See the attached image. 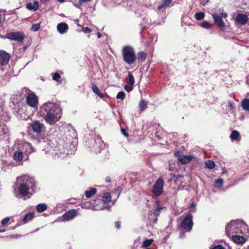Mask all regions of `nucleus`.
I'll list each match as a JSON object with an SVG mask.
<instances>
[{"mask_svg": "<svg viewBox=\"0 0 249 249\" xmlns=\"http://www.w3.org/2000/svg\"><path fill=\"white\" fill-rule=\"evenodd\" d=\"M147 54L143 51H141L137 53L136 55L138 63H142L145 61Z\"/></svg>", "mask_w": 249, "mask_h": 249, "instance_id": "16", "label": "nucleus"}, {"mask_svg": "<svg viewBox=\"0 0 249 249\" xmlns=\"http://www.w3.org/2000/svg\"><path fill=\"white\" fill-rule=\"evenodd\" d=\"M165 208L164 207H157V208L154 211L153 214L156 217H158L160 215L161 210Z\"/></svg>", "mask_w": 249, "mask_h": 249, "instance_id": "32", "label": "nucleus"}, {"mask_svg": "<svg viewBox=\"0 0 249 249\" xmlns=\"http://www.w3.org/2000/svg\"><path fill=\"white\" fill-rule=\"evenodd\" d=\"M47 209V205L45 203H39L36 207V211L38 213H42Z\"/></svg>", "mask_w": 249, "mask_h": 249, "instance_id": "26", "label": "nucleus"}, {"mask_svg": "<svg viewBox=\"0 0 249 249\" xmlns=\"http://www.w3.org/2000/svg\"><path fill=\"white\" fill-rule=\"evenodd\" d=\"M222 106L223 107V108H224L225 107H227V105L225 106L224 104H222Z\"/></svg>", "mask_w": 249, "mask_h": 249, "instance_id": "58", "label": "nucleus"}, {"mask_svg": "<svg viewBox=\"0 0 249 249\" xmlns=\"http://www.w3.org/2000/svg\"><path fill=\"white\" fill-rule=\"evenodd\" d=\"M105 181L106 182H110L111 181V178L110 177H107L105 178Z\"/></svg>", "mask_w": 249, "mask_h": 249, "instance_id": "49", "label": "nucleus"}, {"mask_svg": "<svg viewBox=\"0 0 249 249\" xmlns=\"http://www.w3.org/2000/svg\"><path fill=\"white\" fill-rule=\"evenodd\" d=\"M40 115L50 124H53L61 117L62 110L53 103L48 102L40 107Z\"/></svg>", "mask_w": 249, "mask_h": 249, "instance_id": "1", "label": "nucleus"}, {"mask_svg": "<svg viewBox=\"0 0 249 249\" xmlns=\"http://www.w3.org/2000/svg\"><path fill=\"white\" fill-rule=\"evenodd\" d=\"M227 17V14L226 13H222L221 14V16L220 17V18H226Z\"/></svg>", "mask_w": 249, "mask_h": 249, "instance_id": "50", "label": "nucleus"}, {"mask_svg": "<svg viewBox=\"0 0 249 249\" xmlns=\"http://www.w3.org/2000/svg\"><path fill=\"white\" fill-rule=\"evenodd\" d=\"M205 165L209 169L213 168L215 166L214 162L211 160H208L205 162Z\"/></svg>", "mask_w": 249, "mask_h": 249, "instance_id": "33", "label": "nucleus"}, {"mask_svg": "<svg viewBox=\"0 0 249 249\" xmlns=\"http://www.w3.org/2000/svg\"><path fill=\"white\" fill-rule=\"evenodd\" d=\"M153 240L152 239H146L142 243V247L146 248L149 247L152 243Z\"/></svg>", "mask_w": 249, "mask_h": 249, "instance_id": "34", "label": "nucleus"}, {"mask_svg": "<svg viewBox=\"0 0 249 249\" xmlns=\"http://www.w3.org/2000/svg\"><path fill=\"white\" fill-rule=\"evenodd\" d=\"M60 78H61V76L58 73V72H56L53 74V80L58 82V83H59V84L61 83Z\"/></svg>", "mask_w": 249, "mask_h": 249, "instance_id": "31", "label": "nucleus"}, {"mask_svg": "<svg viewBox=\"0 0 249 249\" xmlns=\"http://www.w3.org/2000/svg\"><path fill=\"white\" fill-rule=\"evenodd\" d=\"M148 102L142 99L140 102L139 107L140 108V110L142 112L146 109L147 107Z\"/></svg>", "mask_w": 249, "mask_h": 249, "instance_id": "25", "label": "nucleus"}, {"mask_svg": "<svg viewBox=\"0 0 249 249\" xmlns=\"http://www.w3.org/2000/svg\"><path fill=\"white\" fill-rule=\"evenodd\" d=\"M125 97V93L123 91H119L117 96H116V98L117 99H121V100H124V99Z\"/></svg>", "mask_w": 249, "mask_h": 249, "instance_id": "35", "label": "nucleus"}, {"mask_svg": "<svg viewBox=\"0 0 249 249\" xmlns=\"http://www.w3.org/2000/svg\"><path fill=\"white\" fill-rule=\"evenodd\" d=\"M248 19L247 16L243 14H238L235 19L236 21L241 25H245L248 21Z\"/></svg>", "mask_w": 249, "mask_h": 249, "instance_id": "14", "label": "nucleus"}, {"mask_svg": "<svg viewBox=\"0 0 249 249\" xmlns=\"http://www.w3.org/2000/svg\"><path fill=\"white\" fill-rule=\"evenodd\" d=\"M229 237H231L232 240L236 243H243L245 241V239L243 236L238 235L237 234H235Z\"/></svg>", "mask_w": 249, "mask_h": 249, "instance_id": "17", "label": "nucleus"}, {"mask_svg": "<svg viewBox=\"0 0 249 249\" xmlns=\"http://www.w3.org/2000/svg\"><path fill=\"white\" fill-rule=\"evenodd\" d=\"M172 0H162V3L159 5L157 9L158 10H161L163 8H165L169 7L171 4Z\"/></svg>", "mask_w": 249, "mask_h": 249, "instance_id": "21", "label": "nucleus"}, {"mask_svg": "<svg viewBox=\"0 0 249 249\" xmlns=\"http://www.w3.org/2000/svg\"><path fill=\"white\" fill-rule=\"evenodd\" d=\"M230 138L232 141H239L240 140V133L237 130H233L230 135Z\"/></svg>", "mask_w": 249, "mask_h": 249, "instance_id": "22", "label": "nucleus"}, {"mask_svg": "<svg viewBox=\"0 0 249 249\" xmlns=\"http://www.w3.org/2000/svg\"><path fill=\"white\" fill-rule=\"evenodd\" d=\"M91 89L93 92L97 95L100 98H103L104 97L103 93L101 92L99 88L94 83H91Z\"/></svg>", "mask_w": 249, "mask_h": 249, "instance_id": "20", "label": "nucleus"}, {"mask_svg": "<svg viewBox=\"0 0 249 249\" xmlns=\"http://www.w3.org/2000/svg\"><path fill=\"white\" fill-rule=\"evenodd\" d=\"M193 215L191 213L187 214L180 224V228L186 231H190L193 226Z\"/></svg>", "mask_w": 249, "mask_h": 249, "instance_id": "5", "label": "nucleus"}, {"mask_svg": "<svg viewBox=\"0 0 249 249\" xmlns=\"http://www.w3.org/2000/svg\"><path fill=\"white\" fill-rule=\"evenodd\" d=\"M204 17L205 14L202 12H197L195 15V18L196 20H201L203 19Z\"/></svg>", "mask_w": 249, "mask_h": 249, "instance_id": "30", "label": "nucleus"}, {"mask_svg": "<svg viewBox=\"0 0 249 249\" xmlns=\"http://www.w3.org/2000/svg\"><path fill=\"white\" fill-rule=\"evenodd\" d=\"M212 16L215 23L218 24V14H213L212 15Z\"/></svg>", "mask_w": 249, "mask_h": 249, "instance_id": "43", "label": "nucleus"}, {"mask_svg": "<svg viewBox=\"0 0 249 249\" xmlns=\"http://www.w3.org/2000/svg\"><path fill=\"white\" fill-rule=\"evenodd\" d=\"M78 215L77 211L75 209L69 210L62 215L63 221H69L73 219Z\"/></svg>", "mask_w": 249, "mask_h": 249, "instance_id": "12", "label": "nucleus"}, {"mask_svg": "<svg viewBox=\"0 0 249 249\" xmlns=\"http://www.w3.org/2000/svg\"><path fill=\"white\" fill-rule=\"evenodd\" d=\"M228 107L230 108V109L232 110L234 108V106L231 102H229L228 103Z\"/></svg>", "mask_w": 249, "mask_h": 249, "instance_id": "45", "label": "nucleus"}, {"mask_svg": "<svg viewBox=\"0 0 249 249\" xmlns=\"http://www.w3.org/2000/svg\"><path fill=\"white\" fill-rule=\"evenodd\" d=\"M10 58V55L9 53L3 50H0V66H3L6 65Z\"/></svg>", "mask_w": 249, "mask_h": 249, "instance_id": "11", "label": "nucleus"}, {"mask_svg": "<svg viewBox=\"0 0 249 249\" xmlns=\"http://www.w3.org/2000/svg\"><path fill=\"white\" fill-rule=\"evenodd\" d=\"M126 82L130 84L131 86H133L135 83V79L134 77L131 73V72H128V76L126 78Z\"/></svg>", "mask_w": 249, "mask_h": 249, "instance_id": "27", "label": "nucleus"}, {"mask_svg": "<svg viewBox=\"0 0 249 249\" xmlns=\"http://www.w3.org/2000/svg\"><path fill=\"white\" fill-rule=\"evenodd\" d=\"M59 2L62 3L65 1V0H57Z\"/></svg>", "mask_w": 249, "mask_h": 249, "instance_id": "57", "label": "nucleus"}, {"mask_svg": "<svg viewBox=\"0 0 249 249\" xmlns=\"http://www.w3.org/2000/svg\"><path fill=\"white\" fill-rule=\"evenodd\" d=\"M39 8L38 2L36 1H34V3L29 2L26 5V8L29 10H33L34 11H36Z\"/></svg>", "mask_w": 249, "mask_h": 249, "instance_id": "18", "label": "nucleus"}, {"mask_svg": "<svg viewBox=\"0 0 249 249\" xmlns=\"http://www.w3.org/2000/svg\"><path fill=\"white\" fill-rule=\"evenodd\" d=\"M82 31L84 33H91L92 31V30L90 29L87 27H83Z\"/></svg>", "mask_w": 249, "mask_h": 249, "instance_id": "41", "label": "nucleus"}, {"mask_svg": "<svg viewBox=\"0 0 249 249\" xmlns=\"http://www.w3.org/2000/svg\"><path fill=\"white\" fill-rule=\"evenodd\" d=\"M175 155L178 158V160L182 164H186L193 160V156L191 155H182V153L177 151L175 153Z\"/></svg>", "mask_w": 249, "mask_h": 249, "instance_id": "10", "label": "nucleus"}, {"mask_svg": "<svg viewBox=\"0 0 249 249\" xmlns=\"http://www.w3.org/2000/svg\"><path fill=\"white\" fill-rule=\"evenodd\" d=\"M97 192V189L95 188H90V190H86L85 195L87 198H89L94 196Z\"/></svg>", "mask_w": 249, "mask_h": 249, "instance_id": "24", "label": "nucleus"}, {"mask_svg": "<svg viewBox=\"0 0 249 249\" xmlns=\"http://www.w3.org/2000/svg\"><path fill=\"white\" fill-rule=\"evenodd\" d=\"M242 106L243 109L249 110V99H245L242 102Z\"/></svg>", "mask_w": 249, "mask_h": 249, "instance_id": "28", "label": "nucleus"}, {"mask_svg": "<svg viewBox=\"0 0 249 249\" xmlns=\"http://www.w3.org/2000/svg\"><path fill=\"white\" fill-rule=\"evenodd\" d=\"M4 231V230H0V232H3Z\"/></svg>", "mask_w": 249, "mask_h": 249, "instance_id": "59", "label": "nucleus"}, {"mask_svg": "<svg viewBox=\"0 0 249 249\" xmlns=\"http://www.w3.org/2000/svg\"><path fill=\"white\" fill-rule=\"evenodd\" d=\"M6 38L16 41L21 42L25 38V36L23 32H10L5 35Z\"/></svg>", "mask_w": 249, "mask_h": 249, "instance_id": "7", "label": "nucleus"}, {"mask_svg": "<svg viewBox=\"0 0 249 249\" xmlns=\"http://www.w3.org/2000/svg\"><path fill=\"white\" fill-rule=\"evenodd\" d=\"M212 249H218V245L214 246Z\"/></svg>", "mask_w": 249, "mask_h": 249, "instance_id": "56", "label": "nucleus"}, {"mask_svg": "<svg viewBox=\"0 0 249 249\" xmlns=\"http://www.w3.org/2000/svg\"><path fill=\"white\" fill-rule=\"evenodd\" d=\"M122 54L124 61L127 64H133L137 60L134 49L130 46H124L122 50Z\"/></svg>", "mask_w": 249, "mask_h": 249, "instance_id": "3", "label": "nucleus"}, {"mask_svg": "<svg viewBox=\"0 0 249 249\" xmlns=\"http://www.w3.org/2000/svg\"><path fill=\"white\" fill-rule=\"evenodd\" d=\"M92 0H79V3L82 4L85 2H88L92 1Z\"/></svg>", "mask_w": 249, "mask_h": 249, "instance_id": "46", "label": "nucleus"}, {"mask_svg": "<svg viewBox=\"0 0 249 249\" xmlns=\"http://www.w3.org/2000/svg\"><path fill=\"white\" fill-rule=\"evenodd\" d=\"M115 226L118 229H120L121 227V223L119 221H116L115 222Z\"/></svg>", "mask_w": 249, "mask_h": 249, "instance_id": "47", "label": "nucleus"}, {"mask_svg": "<svg viewBox=\"0 0 249 249\" xmlns=\"http://www.w3.org/2000/svg\"><path fill=\"white\" fill-rule=\"evenodd\" d=\"M219 249H231L228 246H227L226 247H223L222 245H219Z\"/></svg>", "mask_w": 249, "mask_h": 249, "instance_id": "48", "label": "nucleus"}, {"mask_svg": "<svg viewBox=\"0 0 249 249\" xmlns=\"http://www.w3.org/2000/svg\"><path fill=\"white\" fill-rule=\"evenodd\" d=\"M248 82H249V78H248Z\"/></svg>", "mask_w": 249, "mask_h": 249, "instance_id": "60", "label": "nucleus"}, {"mask_svg": "<svg viewBox=\"0 0 249 249\" xmlns=\"http://www.w3.org/2000/svg\"><path fill=\"white\" fill-rule=\"evenodd\" d=\"M196 204L195 203L194 201L193 200L189 206L190 211L192 212H195L196 211Z\"/></svg>", "mask_w": 249, "mask_h": 249, "instance_id": "38", "label": "nucleus"}, {"mask_svg": "<svg viewBox=\"0 0 249 249\" xmlns=\"http://www.w3.org/2000/svg\"><path fill=\"white\" fill-rule=\"evenodd\" d=\"M214 186L215 187H217L218 186V179H216L214 181Z\"/></svg>", "mask_w": 249, "mask_h": 249, "instance_id": "51", "label": "nucleus"}, {"mask_svg": "<svg viewBox=\"0 0 249 249\" xmlns=\"http://www.w3.org/2000/svg\"><path fill=\"white\" fill-rule=\"evenodd\" d=\"M57 29L59 33L63 34L67 32L69 27L66 23L61 22L57 24Z\"/></svg>", "mask_w": 249, "mask_h": 249, "instance_id": "15", "label": "nucleus"}, {"mask_svg": "<svg viewBox=\"0 0 249 249\" xmlns=\"http://www.w3.org/2000/svg\"><path fill=\"white\" fill-rule=\"evenodd\" d=\"M44 128L43 124L40 123L38 121H34L31 124L29 129L31 131L36 133V134H40L42 129Z\"/></svg>", "mask_w": 249, "mask_h": 249, "instance_id": "8", "label": "nucleus"}, {"mask_svg": "<svg viewBox=\"0 0 249 249\" xmlns=\"http://www.w3.org/2000/svg\"><path fill=\"white\" fill-rule=\"evenodd\" d=\"M97 37L98 38H100L101 37V36H102V35H101V34L100 33L98 32L97 34Z\"/></svg>", "mask_w": 249, "mask_h": 249, "instance_id": "55", "label": "nucleus"}, {"mask_svg": "<svg viewBox=\"0 0 249 249\" xmlns=\"http://www.w3.org/2000/svg\"><path fill=\"white\" fill-rule=\"evenodd\" d=\"M13 158L17 162L21 161L23 159L22 152L21 150H18L16 151L13 154Z\"/></svg>", "mask_w": 249, "mask_h": 249, "instance_id": "19", "label": "nucleus"}, {"mask_svg": "<svg viewBox=\"0 0 249 249\" xmlns=\"http://www.w3.org/2000/svg\"><path fill=\"white\" fill-rule=\"evenodd\" d=\"M26 103L30 107H37L38 104L37 96L34 93L29 94L26 97Z\"/></svg>", "mask_w": 249, "mask_h": 249, "instance_id": "9", "label": "nucleus"}, {"mask_svg": "<svg viewBox=\"0 0 249 249\" xmlns=\"http://www.w3.org/2000/svg\"><path fill=\"white\" fill-rule=\"evenodd\" d=\"M35 186V181L32 178H29L25 182L20 183L18 187V192L21 196H25L29 193L30 189Z\"/></svg>", "mask_w": 249, "mask_h": 249, "instance_id": "4", "label": "nucleus"}, {"mask_svg": "<svg viewBox=\"0 0 249 249\" xmlns=\"http://www.w3.org/2000/svg\"><path fill=\"white\" fill-rule=\"evenodd\" d=\"M40 23L33 24L31 26V30L35 32L38 31L40 27Z\"/></svg>", "mask_w": 249, "mask_h": 249, "instance_id": "37", "label": "nucleus"}, {"mask_svg": "<svg viewBox=\"0 0 249 249\" xmlns=\"http://www.w3.org/2000/svg\"><path fill=\"white\" fill-rule=\"evenodd\" d=\"M221 177H223L222 178H219V189L221 187V186L223 184L224 182V180L225 178V177H227V172L226 171H223L221 174Z\"/></svg>", "mask_w": 249, "mask_h": 249, "instance_id": "29", "label": "nucleus"}, {"mask_svg": "<svg viewBox=\"0 0 249 249\" xmlns=\"http://www.w3.org/2000/svg\"><path fill=\"white\" fill-rule=\"evenodd\" d=\"M124 88L126 91L127 92H130L133 89V87L132 86H130L127 85H125L124 86Z\"/></svg>", "mask_w": 249, "mask_h": 249, "instance_id": "42", "label": "nucleus"}, {"mask_svg": "<svg viewBox=\"0 0 249 249\" xmlns=\"http://www.w3.org/2000/svg\"><path fill=\"white\" fill-rule=\"evenodd\" d=\"M121 132L126 137H128L129 136L128 133L126 132V130L124 128H121Z\"/></svg>", "mask_w": 249, "mask_h": 249, "instance_id": "44", "label": "nucleus"}, {"mask_svg": "<svg viewBox=\"0 0 249 249\" xmlns=\"http://www.w3.org/2000/svg\"><path fill=\"white\" fill-rule=\"evenodd\" d=\"M49 1V0H40V2L42 3H45Z\"/></svg>", "mask_w": 249, "mask_h": 249, "instance_id": "53", "label": "nucleus"}, {"mask_svg": "<svg viewBox=\"0 0 249 249\" xmlns=\"http://www.w3.org/2000/svg\"><path fill=\"white\" fill-rule=\"evenodd\" d=\"M247 225L239 220H232L226 227V233L228 236L242 233L247 229Z\"/></svg>", "mask_w": 249, "mask_h": 249, "instance_id": "2", "label": "nucleus"}, {"mask_svg": "<svg viewBox=\"0 0 249 249\" xmlns=\"http://www.w3.org/2000/svg\"><path fill=\"white\" fill-rule=\"evenodd\" d=\"M164 181L161 178H159L153 186L151 192L157 196H160L163 192Z\"/></svg>", "mask_w": 249, "mask_h": 249, "instance_id": "6", "label": "nucleus"}, {"mask_svg": "<svg viewBox=\"0 0 249 249\" xmlns=\"http://www.w3.org/2000/svg\"><path fill=\"white\" fill-rule=\"evenodd\" d=\"M200 26L205 29H208L211 28V24L208 21H203L200 24Z\"/></svg>", "mask_w": 249, "mask_h": 249, "instance_id": "36", "label": "nucleus"}, {"mask_svg": "<svg viewBox=\"0 0 249 249\" xmlns=\"http://www.w3.org/2000/svg\"><path fill=\"white\" fill-rule=\"evenodd\" d=\"M153 223L155 224L157 223V221H158V218L157 217H156L154 219H153Z\"/></svg>", "mask_w": 249, "mask_h": 249, "instance_id": "54", "label": "nucleus"}, {"mask_svg": "<svg viewBox=\"0 0 249 249\" xmlns=\"http://www.w3.org/2000/svg\"><path fill=\"white\" fill-rule=\"evenodd\" d=\"M10 220V218L8 217H6L4 218H3L2 221H1V225L2 226H4L5 225H6V224L8 223V222Z\"/></svg>", "mask_w": 249, "mask_h": 249, "instance_id": "40", "label": "nucleus"}, {"mask_svg": "<svg viewBox=\"0 0 249 249\" xmlns=\"http://www.w3.org/2000/svg\"><path fill=\"white\" fill-rule=\"evenodd\" d=\"M97 196L105 204L109 203L111 200V195L109 192L105 193L103 195H98Z\"/></svg>", "mask_w": 249, "mask_h": 249, "instance_id": "13", "label": "nucleus"}, {"mask_svg": "<svg viewBox=\"0 0 249 249\" xmlns=\"http://www.w3.org/2000/svg\"><path fill=\"white\" fill-rule=\"evenodd\" d=\"M2 10L0 9V13H1L2 12ZM1 20H2V17L1 14H0V24L1 23Z\"/></svg>", "mask_w": 249, "mask_h": 249, "instance_id": "52", "label": "nucleus"}, {"mask_svg": "<svg viewBox=\"0 0 249 249\" xmlns=\"http://www.w3.org/2000/svg\"><path fill=\"white\" fill-rule=\"evenodd\" d=\"M219 27H220L223 30L225 29V25L223 21L219 17Z\"/></svg>", "mask_w": 249, "mask_h": 249, "instance_id": "39", "label": "nucleus"}, {"mask_svg": "<svg viewBox=\"0 0 249 249\" xmlns=\"http://www.w3.org/2000/svg\"><path fill=\"white\" fill-rule=\"evenodd\" d=\"M34 214L33 213H27L24 215L22 219V221L24 223H26L30 220L34 218Z\"/></svg>", "mask_w": 249, "mask_h": 249, "instance_id": "23", "label": "nucleus"}]
</instances>
